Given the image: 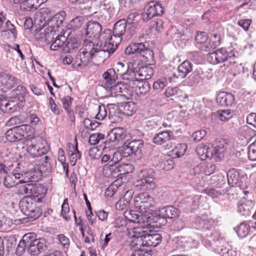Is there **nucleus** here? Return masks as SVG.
Instances as JSON below:
<instances>
[{"mask_svg": "<svg viewBox=\"0 0 256 256\" xmlns=\"http://www.w3.org/2000/svg\"><path fill=\"white\" fill-rule=\"evenodd\" d=\"M31 196L38 198L36 200L40 201V198L45 196L47 190L44 186L40 184L32 182Z\"/></svg>", "mask_w": 256, "mask_h": 256, "instance_id": "c85d7f7f", "label": "nucleus"}, {"mask_svg": "<svg viewBox=\"0 0 256 256\" xmlns=\"http://www.w3.org/2000/svg\"><path fill=\"white\" fill-rule=\"evenodd\" d=\"M17 83V79L14 76L5 73L0 74V84L7 88H12Z\"/></svg>", "mask_w": 256, "mask_h": 256, "instance_id": "7c9ffc66", "label": "nucleus"}, {"mask_svg": "<svg viewBox=\"0 0 256 256\" xmlns=\"http://www.w3.org/2000/svg\"><path fill=\"white\" fill-rule=\"evenodd\" d=\"M18 182L20 184L24 183V184L19 187L18 194H31L32 188V182H26L24 180H20Z\"/></svg>", "mask_w": 256, "mask_h": 256, "instance_id": "de8ad7c7", "label": "nucleus"}, {"mask_svg": "<svg viewBox=\"0 0 256 256\" xmlns=\"http://www.w3.org/2000/svg\"><path fill=\"white\" fill-rule=\"evenodd\" d=\"M118 167V162H116L112 164V163L107 164L104 166L103 174L106 177L117 178L120 175Z\"/></svg>", "mask_w": 256, "mask_h": 256, "instance_id": "a878e982", "label": "nucleus"}, {"mask_svg": "<svg viewBox=\"0 0 256 256\" xmlns=\"http://www.w3.org/2000/svg\"><path fill=\"white\" fill-rule=\"evenodd\" d=\"M106 88L110 92L112 96H114L122 94L126 90V86L122 82H119L107 86Z\"/></svg>", "mask_w": 256, "mask_h": 256, "instance_id": "4c0bfd02", "label": "nucleus"}, {"mask_svg": "<svg viewBox=\"0 0 256 256\" xmlns=\"http://www.w3.org/2000/svg\"><path fill=\"white\" fill-rule=\"evenodd\" d=\"M144 14H143L144 21H148L155 16H160L164 12L162 4L158 2L151 0L148 2L144 7Z\"/></svg>", "mask_w": 256, "mask_h": 256, "instance_id": "f8f14e48", "label": "nucleus"}, {"mask_svg": "<svg viewBox=\"0 0 256 256\" xmlns=\"http://www.w3.org/2000/svg\"><path fill=\"white\" fill-rule=\"evenodd\" d=\"M122 149L116 152H118L120 154V160L122 159V157L126 158L134 154L129 142H128L125 144H122Z\"/></svg>", "mask_w": 256, "mask_h": 256, "instance_id": "864d4df0", "label": "nucleus"}, {"mask_svg": "<svg viewBox=\"0 0 256 256\" xmlns=\"http://www.w3.org/2000/svg\"><path fill=\"white\" fill-rule=\"evenodd\" d=\"M102 78L105 82V87H106L116 82L118 79V74L114 69L110 68L102 74Z\"/></svg>", "mask_w": 256, "mask_h": 256, "instance_id": "72a5a7b5", "label": "nucleus"}, {"mask_svg": "<svg viewBox=\"0 0 256 256\" xmlns=\"http://www.w3.org/2000/svg\"><path fill=\"white\" fill-rule=\"evenodd\" d=\"M100 124V122L96 121L90 120L89 118H85L84 120V128L86 130H94L98 128Z\"/></svg>", "mask_w": 256, "mask_h": 256, "instance_id": "e2e57ef3", "label": "nucleus"}, {"mask_svg": "<svg viewBox=\"0 0 256 256\" xmlns=\"http://www.w3.org/2000/svg\"><path fill=\"white\" fill-rule=\"evenodd\" d=\"M65 44V45L63 46L64 52L65 53L70 52L72 50L78 48L79 46V43L75 38L69 39L66 38V40Z\"/></svg>", "mask_w": 256, "mask_h": 256, "instance_id": "a18cd8bd", "label": "nucleus"}, {"mask_svg": "<svg viewBox=\"0 0 256 256\" xmlns=\"http://www.w3.org/2000/svg\"><path fill=\"white\" fill-rule=\"evenodd\" d=\"M68 154L70 155V162L72 166H74L76 162L78 160L81 158V152L78 150V142H76L75 146L70 144L69 146Z\"/></svg>", "mask_w": 256, "mask_h": 256, "instance_id": "473e14b6", "label": "nucleus"}, {"mask_svg": "<svg viewBox=\"0 0 256 256\" xmlns=\"http://www.w3.org/2000/svg\"><path fill=\"white\" fill-rule=\"evenodd\" d=\"M204 72L202 68H196L192 74L188 78V85L193 86L202 83L204 80Z\"/></svg>", "mask_w": 256, "mask_h": 256, "instance_id": "cd10ccee", "label": "nucleus"}, {"mask_svg": "<svg viewBox=\"0 0 256 256\" xmlns=\"http://www.w3.org/2000/svg\"><path fill=\"white\" fill-rule=\"evenodd\" d=\"M221 38L220 36L214 34L213 36L208 40V52H210L220 46Z\"/></svg>", "mask_w": 256, "mask_h": 256, "instance_id": "09e8293b", "label": "nucleus"}, {"mask_svg": "<svg viewBox=\"0 0 256 256\" xmlns=\"http://www.w3.org/2000/svg\"><path fill=\"white\" fill-rule=\"evenodd\" d=\"M85 26L86 35L89 38L88 40H91L92 38H97L102 30V24L96 21H88Z\"/></svg>", "mask_w": 256, "mask_h": 256, "instance_id": "dca6fc26", "label": "nucleus"}, {"mask_svg": "<svg viewBox=\"0 0 256 256\" xmlns=\"http://www.w3.org/2000/svg\"><path fill=\"white\" fill-rule=\"evenodd\" d=\"M228 184L232 186H238L240 189H244L246 186L240 185L238 182L239 174L234 168L230 170L226 174Z\"/></svg>", "mask_w": 256, "mask_h": 256, "instance_id": "bb28decb", "label": "nucleus"}, {"mask_svg": "<svg viewBox=\"0 0 256 256\" xmlns=\"http://www.w3.org/2000/svg\"><path fill=\"white\" fill-rule=\"evenodd\" d=\"M146 200L143 205L140 206V210L142 212H148V210L150 208H154L155 205V202L154 201V198H150L149 199H147Z\"/></svg>", "mask_w": 256, "mask_h": 256, "instance_id": "774afa93", "label": "nucleus"}, {"mask_svg": "<svg viewBox=\"0 0 256 256\" xmlns=\"http://www.w3.org/2000/svg\"><path fill=\"white\" fill-rule=\"evenodd\" d=\"M128 142L134 154L140 157L142 154V148L144 144V141L141 140H134Z\"/></svg>", "mask_w": 256, "mask_h": 256, "instance_id": "a19ab883", "label": "nucleus"}, {"mask_svg": "<svg viewBox=\"0 0 256 256\" xmlns=\"http://www.w3.org/2000/svg\"><path fill=\"white\" fill-rule=\"evenodd\" d=\"M124 216L130 222L142 224L141 227L146 228L149 225L148 220L150 218L140 212L133 210L125 211Z\"/></svg>", "mask_w": 256, "mask_h": 256, "instance_id": "4468645a", "label": "nucleus"}, {"mask_svg": "<svg viewBox=\"0 0 256 256\" xmlns=\"http://www.w3.org/2000/svg\"><path fill=\"white\" fill-rule=\"evenodd\" d=\"M172 132L162 131L155 134L152 138V142L156 144L161 145L170 140L172 137Z\"/></svg>", "mask_w": 256, "mask_h": 256, "instance_id": "c756f323", "label": "nucleus"}, {"mask_svg": "<svg viewBox=\"0 0 256 256\" xmlns=\"http://www.w3.org/2000/svg\"><path fill=\"white\" fill-rule=\"evenodd\" d=\"M50 36V38L47 36V32H44L40 35V38H45L47 42L51 44L50 48L52 50H56L60 48L64 52L63 46L65 45L66 40V37L64 35H60L56 32Z\"/></svg>", "mask_w": 256, "mask_h": 256, "instance_id": "9b49d317", "label": "nucleus"}, {"mask_svg": "<svg viewBox=\"0 0 256 256\" xmlns=\"http://www.w3.org/2000/svg\"><path fill=\"white\" fill-rule=\"evenodd\" d=\"M174 162L170 158L166 156L160 164V167L164 170L168 171L174 168Z\"/></svg>", "mask_w": 256, "mask_h": 256, "instance_id": "052dcab7", "label": "nucleus"}, {"mask_svg": "<svg viewBox=\"0 0 256 256\" xmlns=\"http://www.w3.org/2000/svg\"><path fill=\"white\" fill-rule=\"evenodd\" d=\"M110 142L113 143L112 146L120 147L122 144L127 143L128 141V136L122 128H116L112 129L108 134Z\"/></svg>", "mask_w": 256, "mask_h": 256, "instance_id": "ddd939ff", "label": "nucleus"}, {"mask_svg": "<svg viewBox=\"0 0 256 256\" xmlns=\"http://www.w3.org/2000/svg\"><path fill=\"white\" fill-rule=\"evenodd\" d=\"M85 20L82 17H76L72 20L70 23V26L74 30L81 28L84 24Z\"/></svg>", "mask_w": 256, "mask_h": 256, "instance_id": "4d7b16f0", "label": "nucleus"}, {"mask_svg": "<svg viewBox=\"0 0 256 256\" xmlns=\"http://www.w3.org/2000/svg\"><path fill=\"white\" fill-rule=\"evenodd\" d=\"M46 0H26L20 4V8L24 11L35 10Z\"/></svg>", "mask_w": 256, "mask_h": 256, "instance_id": "2f4dec72", "label": "nucleus"}, {"mask_svg": "<svg viewBox=\"0 0 256 256\" xmlns=\"http://www.w3.org/2000/svg\"><path fill=\"white\" fill-rule=\"evenodd\" d=\"M52 14L50 10L48 8H42L36 14L35 22H38L40 29H46L48 27V22L50 20Z\"/></svg>", "mask_w": 256, "mask_h": 256, "instance_id": "2eb2a0df", "label": "nucleus"}, {"mask_svg": "<svg viewBox=\"0 0 256 256\" xmlns=\"http://www.w3.org/2000/svg\"><path fill=\"white\" fill-rule=\"evenodd\" d=\"M34 129L28 124H22L8 130L5 133L7 140L15 142L26 138L30 134L33 132Z\"/></svg>", "mask_w": 256, "mask_h": 256, "instance_id": "0eeeda50", "label": "nucleus"}, {"mask_svg": "<svg viewBox=\"0 0 256 256\" xmlns=\"http://www.w3.org/2000/svg\"><path fill=\"white\" fill-rule=\"evenodd\" d=\"M121 108L122 114L128 116L132 115L138 110L136 105L132 102L124 103L121 106Z\"/></svg>", "mask_w": 256, "mask_h": 256, "instance_id": "37998d69", "label": "nucleus"}, {"mask_svg": "<svg viewBox=\"0 0 256 256\" xmlns=\"http://www.w3.org/2000/svg\"><path fill=\"white\" fill-rule=\"evenodd\" d=\"M48 249L44 238H37L34 242L28 247V252L32 256H37Z\"/></svg>", "mask_w": 256, "mask_h": 256, "instance_id": "aec40b11", "label": "nucleus"}, {"mask_svg": "<svg viewBox=\"0 0 256 256\" xmlns=\"http://www.w3.org/2000/svg\"><path fill=\"white\" fill-rule=\"evenodd\" d=\"M217 103L222 106H230L234 102L233 94L224 92H220L216 97Z\"/></svg>", "mask_w": 256, "mask_h": 256, "instance_id": "4be33fe9", "label": "nucleus"}, {"mask_svg": "<svg viewBox=\"0 0 256 256\" xmlns=\"http://www.w3.org/2000/svg\"><path fill=\"white\" fill-rule=\"evenodd\" d=\"M230 56H228L226 50L224 48H220L210 53L208 56L210 62L214 64L218 63H225Z\"/></svg>", "mask_w": 256, "mask_h": 256, "instance_id": "6ab92c4d", "label": "nucleus"}, {"mask_svg": "<svg viewBox=\"0 0 256 256\" xmlns=\"http://www.w3.org/2000/svg\"><path fill=\"white\" fill-rule=\"evenodd\" d=\"M126 54H140L144 58V60L149 61L154 58V53L148 48V42L131 43L125 49Z\"/></svg>", "mask_w": 256, "mask_h": 256, "instance_id": "1a4fd4ad", "label": "nucleus"}, {"mask_svg": "<svg viewBox=\"0 0 256 256\" xmlns=\"http://www.w3.org/2000/svg\"><path fill=\"white\" fill-rule=\"evenodd\" d=\"M66 13L64 11H60L56 14L48 22V27L46 29H40L36 35H41L47 32V36L50 38L54 32H58V28L63 26L65 20Z\"/></svg>", "mask_w": 256, "mask_h": 256, "instance_id": "6e6552de", "label": "nucleus"}, {"mask_svg": "<svg viewBox=\"0 0 256 256\" xmlns=\"http://www.w3.org/2000/svg\"><path fill=\"white\" fill-rule=\"evenodd\" d=\"M154 175L155 172L152 168L142 170L139 174L140 179L134 183V187L140 190L154 189L156 188Z\"/></svg>", "mask_w": 256, "mask_h": 256, "instance_id": "39448f33", "label": "nucleus"}, {"mask_svg": "<svg viewBox=\"0 0 256 256\" xmlns=\"http://www.w3.org/2000/svg\"><path fill=\"white\" fill-rule=\"evenodd\" d=\"M146 228L142 227H136L134 228L132 232H130L131 236L133 238V240L131 241L130 244V248L133 250H144L146 249V247L144 241V229Z\"/></svg>", "mask_w": 256, "mask_h": 256, "instance_id": "9d476101", "label": "nucleus"}, {"mask_svg": "<svg viewBox=\"0 0 256 256\" xmlns=\"http://www.w3.org/2000/svg\"><path fill=\"white\" fill-rule=\"evenodd\" d=\"M122 149L116 152H118L120 154V160L122 159V157L126 158L134 154L129 142H128L125 144H122Z\"/></svg>", "mask_w": 256, "mask_h": 256, "instance_id": "603ef678", "label": "nucleus"}, {"mask_svg": "<svg viewBox=\"0 0 256 256\" xmlns=\"http://www.w3.org/2000/svg\"><path fill=\"white\" fill-rule=\"evenodd\" d=\"M98 110V112L95 118L100 120H103L108 116V112L106 106L103 104L100 105Z\"/></svg>", "mask_w": 256, "mask_h": 256, "instance_id": "69168bd1", "label": "nucleus"}, {"mask_svg": "<svg viewBox=\"0 0 256 256\" xmlns=\"http://www.w3.org/2000/svg\"><path fill=\"white\" fill-rule=\"evenodd\" d=\"M14 102H8L6 96L0 95V108L4 112H10L16 110V107L15 106Z\"/></svg>", "mask_w": 256, "mask_h": 256, "instance_id": "c9c22d12", "label": "nucleus"}, {"mask_svg": "<svg viewBox=\"0 0 256 256\" xmlns=\"http://www.w3.org/2000/svg\"><path fill=\"white\" fill-rule=\"evenodd\" d=\"M118 168L120 175L132 172L134 169V166L130 164H119Z\"/></svg>", "mask_w": 256, "mask_h": 256, "instance_id": "0e129e2a", "label": "nucleus"}, {"mask_svg": "<svg viewBox=\"0 0 256 256\" xmlns=\"http://www.w3.org/2000/svg\"><path fill=\"white\" fill-rule=\"evenodd\" d=\"M161 122L156 118H152L146 122L145 128L147 130H156L160 128Z\"/></svg>", "mask_w": 256, "mask_h": 256, "instance_id": "13d9d810", "label": "nucleus"}, {"mask_svg": "<svg viewBox=\"0 0 256 256\" xmlns=\"http://www.w3.org/2000/svg\"><path fill=\"white\" fill-rule=\"evenodd\" d=\"M152 197L149 196L146 192H143L139 194V196L134 199V206L140 209V206L143 205L144 202H145L147 200V199H149L150 198H152Z\"/></svg>", "mask_w": 256, "mask_h": 256, "instance_id": "3c124183", "label": "nucleus"}, {"mask_svg": "<svg viewBox=\"0 0 256 256\" xmlns=\"http://www.w3.org/2000/svg\"><path fill=\"white\" fill-rule=\"evenodd\" d=\"M84 50H80L76 58V62L78 66H85L88 65L90 60L95 54L98 52L100 47L98 44H96L92 40H84Z\"/></svg>", "mask_w": 256, "mask_h": 256, "instance_id": "f03ea898", "label": "nucleus"}, {"mask_svg": "<svg viewBox=\"0 0 256 256\" xmlns=\"http://www.w3.org/2000/svg\"><path fill=\"white\" fill-rule=\"evenodd\" d=\"M218 180L220 182L218 187L216 188H209L204 190L203 193L206 194L208 196L212 197V198H218L220 196L223 195L226 192L224 189L221 188L222 186L225 184L226 178L222 175L218 176Z\"/></svg>", "mask_w": 256, "mask_h": 256, "instance_id": "a211bd4d", "label": "nucleus"}, {"mask_svg": "<svg viewBox=\"0 0 256 256\" xmlns=\"http://www.w3.org/2000/svg\"><path fill=\"white\" fill-rule=\"evenodd\" d=\"M134 64L128 62L127 66V70L126 72L122 74L123 78L128 80L130 86L134 88L138 86L139 91L141 94H146L150 89V85L147 81L140 82L136 76L135 68L134 67Z\"/></svg>", "mask_w": 256, "mask_h": 256, "instance_id": "20e7f679", "label": "nucleus"}, {"mask_svg": "<svg viewBox=\"0 0 256 256\" xmlns=\"http://www.w3.org/2000/svg\"><path fill=\"white\" fill-rule=\"evenodd\" d=\"M226 142L224 140H216L214 143L201 144L196 149V152L201 160L208 158L220 161L224 157Z\"/></svg>", "mask_w": 256, "mask_h": 256, "instance_id": "f257e3e1", "label": "nucleus"}, {"mask_svg": "<svg viewBox=\"0 0 256 256\" xmlns=\"http://www.w3.org/2000/svg\"><path fill=\"white\" fill-rule=\"evenodd\" d=\"M181 91L177 87L174 88H168L165 92L164 94L166 98L172 97L170 100H174V98L178 97L180 96Z\"/></svg>", "mask_w": 256, "mask_h": 256, "instance_id": "5fc2aeb1", "label": "nucleus"}, {"mask_svg": "<svg viewBox=\"0 0 256 256\" xmlns=\"http://www.w3.org/2000/svg\"><path fill=\"white\" fill-rule=\"evenodd\" d=\"M177 70L178 76L184 78L192 71V64L189 61L185 60L178 66Z\"/></svg>", "mask_w": 256, "mask_h": 256, "instance_id": "f704fd0d", "label": "nucleus"}, {"mask_svg": "<svg viewBox=\"0 0 256 256\" xmlns=\"http://www.w3.org/2000/svg\"><path fill=\"white\" fill-rule=\"evenodd\" d=\"M250 226L246 222H242L236 228V231L238 236L244 238L249 233Z\"/></svg>", "mask_w": 256, "mask_h": 256, "instance_id": "49530a36", "label": "nucleus"}, {"mask_svg": "<svg viewBox=\"0 0 256 256\" xmlns=\"http://www.w3.org/2000/svg\"><path fill=\"white\" fill-rule=\"evenodd\" d=\"M126 22L124 19L118 20L114 25L112 34L115 36H122L126 32Z\"/></svg>", "mask_w": 256, "mask_h": 256, "instance_id": "79ce46f5", "label": "nucleus"}, {"mask_svg": "<svg viewBox=\"0 0 256 256\" xmlns=\"http://www.w3.org/2000/svg\"><path fill=\"white\" fill-rule=\"evenodd\" d=\"M136 76L140 78V80L150 79L154 74V70L150 66H142L139 68L138 72H136Z\"/></svg>", "mask_w": 256, "mask_h": 256, "instance_id": "c03bdc74", "label": "nucleus"}, {"mask_svg": "<svg viewBox=\"0 0 256 256\" xmlns=\"http://www.w3.org/2000/svg\"><path fill=\"white\" fill-rule=\"evenodd\" d=\"M195 46L199 50L208 52V36L205 32H198L195 36Z\"/></svg>", "mask_w": 256, "mask_h": 256, "instance_id": "412c9836", "label": "nucleus"}, {"mask_svg": "<svg viewBox=\"0 0 256 256\" xmlns=\"http://www.w3.org/2000/svg\"><path fill=\"white\" fill-rule=\"evenodd\" d=\"M25 140L26 142V151L32 158L44 155L49 150L46 142L40 136H31L30 134Z\"/></svg>", "mask_w": 256, "mask_h": 256, "instance_id": "7ed1b4c3", "label": "nucleus"}, {"mask_svg": "<svg viewBox=\"0 0 256 256\" xmlns=\"http://www.w3.org/2000/svg\"><path fill=\"white\" fill-rule=\"evenodd\" d=\"M144 238L146 248H154L158 246L162 242V236L160 234L152 231L148 232L144 229Z\"/></svg>", "mask_w": 256, "mask_h": 256, "instance_id": "f3484780", "label": "nucleus"}, {"mask_svg": "<svg viewBox=\"0 0 256 256\" xmlns=\"http://www.w3.org/2000/svg\"><path fill=\"white\" fill-rule=\"evenodd\" d=\"M116 40L114 42L116 44H112L110 41L108 40L106 41L104 45H102V44L99 45L98 44V46L100 47L98 52L104 51L108 52L109 55L113 54L120 44V39H119L118 37L116 38Z\"/></svg>", "mask_w": 256, "mask_h": 256, "instance_id": "e433bc0d", "label": "nucleus"}, {"mask_svg": "<svg viewBox=\"0 0 256 256\" xmlns=\"http://www.w3.org/2000/svg\"><path fill=\"white\" fill-rule=\"evenodd\" d=\"M6 174V175L4 176L3 182L5 187L10 188L19 183L18 182H16V177L14 176V175L12 174V173L8 174Z\"/></svg>", "mask_w": 256, "mask_h": 256, "instance_id": "8fccbe9b", "label": "nucleus"}, {"mask_svg": "<svg viewBox=\"0 0 256 256\" xmlns=\"http://www.w3.org/2000/svg\"><path fill=\"white\" fill-rule=\"evenodd\" d=\"M241 66V64H238L235 56H230L220 67L223 70H227L228 72L236 73L240 71Z\"/></svg>", "mask_w": 256, "mask_h": 256, "instance_id": "b1692460", "label": "nucleus"}, {"mask_svg": "<svg viewBox=\"0 0 256 256\" xmlns=\"http://www.w3.org/2000/svg\"><path fill=\"white\" fill-rule=\"evenodd\" d=\"M248 156L251 160H256V138L248 148Z\"/></svg>", "mask_w": 256, "mask_h": 256, "instance_id": "338daca9", "label": "nucleus"}, {"mask_svg": "<svg viewBox=\"0 0 256 256\" xmlns=\"http://www.w3.org/2000/svg\"><path fill=\"white\" fill-rule=\"evenodd\" d=\"M22 239L28 248L30 247V246L32 244L37 238L36 234L29 232L24 234Z\"/></svg>", "mask_w": 256, "mask_h": 256, "instance_id": "bf43d9fd", "label": "nucleus"}, {"mask_svg": "<svg viewBox=\"0 0 256 256\" xmlns=\"http://www.w3.org/2000/svg\"><path fill=\"white\" fill-rule=\"evenodd\" d=\"M254 203L252 200H242L238 205V212L242 216H248L254 209Z\"/></svg>", "mask_w": 256, "mask_h": 256, "instance_id": "5701e85b", "label": "nucleus"}, {"mask_svg": "<svg viewBox=\"0 0 256 256\" xmlns=\"http://www.w3.org/2000/svg\"><path fill=\"white\" fill-rule=\"evenodd\" d=\"M187 148V146L185 144H179L172 150V154L176 158H180L184 156Z\"/></svg>", "mask_w": 256, "mask_h": 256, "instance_id": "6e6d98bb", "label": "nucleus"}, {"mask_svg": "<svg viewBox=\"0 0 256 256\" xmlns=\"http://www.w3.org/2000/svg\"><path fill=\"white\" fill-rule=\"evenodd\" d=\"M37 201L38 200L36 198L30 196L24 197L20 202L22 212L32 218H38L42 214V210L36 206Z\"/></svg>", "mask_w": 256, "mask_h": 256, "instance_id": "423d86ee", "label": "nucleus"}, {"mask_svg": "<svg viewBox=\"0 0 256 256\" xmlns=\"http://www.w3.org/2000/svg\"><path fill=\"white\" fill-rule=\"evenodd\" d=\"M26 90L22 86H18L12 92V96L14 98V101L24 102L25 99Z\"/></svg>", "mask_w": 256, "mask_h": 256, "instance_id": "58836bf2", "label": "nucleus"}, {"mask_svg": "<svg viewBox=\"0 0 256 256\" xmlns=\"http://www.w3.org/2000/svg\"><path fill=\"white\" fill-rule=\"evenodd\" d=\"M120 160V155L118 152H114V153L102 154L101 161L102 162H108V164H112Z\"/></svg>", "mask_w": 256, "mask_h": 256, "instance_id": "ea45409f", "label": "nucleus"}, {"mask_svg": "<svg viewBox=\"0 0 256 256\" xmlns=\"http://www.w3.org/2000/svg\"><path fill=\"white\" fill-rule=\"evenodd\" d=\"M180 211L178 208L172 206H168L162 208L158 211L160 217L166 218H174L179 215Z\"/></svg>", "mask_w": 256, "mask_h": 256, "instance_id": "393cba45", "label": "nucleus"}, {"mask_svg": "<svg viewBox=\"0 0 256 256\" xmlns=\"http://www.w3.org/2000/svg\"><path fill=\"white\" fill-rule=\"evenodd\" d=\"M58 160L62 164L64 169L66 171V174L67 176H68V164L66 163L64 152L62 148H59L58 150Z\"/></svg>", "mask_w": 256, "mask_h": 256, "instance_id": "680f3d73", "label": "nucleus"}]
</instances>
